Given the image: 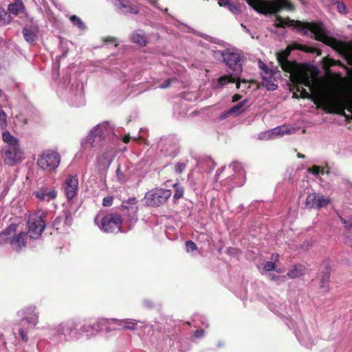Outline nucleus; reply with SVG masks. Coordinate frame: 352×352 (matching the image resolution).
Wrapping results in <instances>:
<instances>
[{
    "mask_svg": "<svg viewBox=\"0 0 352 352\" xmlns=\"http://www.w3.org/2000/svg\"><path fill=\"white\" fill-rule=\"evenodd\" d=\"M258 66L260 69H261L265 72V74H270V76L272 74V72L268 69L265 64L263 63L261 60L258 61Z\"/></svg>",
    "mask_w": 352,
    "mask_h": 352,
    "instance_id": "obj_43",
    "label": "nucleus"
},
{
    "mask_svg": "<svg viewBox=\"0 0 352 352\" xmlns=\"http://www.w3.org/2000/svg\"><path fill=\"white\" fill-rule=\"evenodd\" d=\"M128 203L130 204H135L137 203V200L135 198H131L129 199Z\"/></svg>",
    "mask_w": 352,
    "mask_h": 352,
    "instance_id": "obj_55",
    "label": "nucleus"
},
{
    "mask_svg": "<svg viewBox=\"0 0 352 352\" xmlns=\"http://www.w3.org/2000/svg\"><path fill=\"white\" fill-rule=\"evenodd\" d=\"M347 63L349 65L352 66V54H350L347 58Z\"/></svg>",
    "mask_w": 352,
    "mask_h": 352,
    "instance_id": "obj_56",
    "label": "nucleus"
},
{
    "mask_svg": "<svg viewBox=\"0 0 352 352\" xmlns=\"http://www.w3.org/2000/svg\"><path fill=\"white\" fill-rule=\"evenodd\" d=\"M324 109L327 113L340 115L348 120L349 116L345 113V109H347L351 113L352 119V95L338 96L327 100Z\"/></svg>",
    "mask_w": 352,
    "mask_h": 352,
    "instance_id": "obj_6",
    "label": "nucleus"
},
{
    "mask_svg": "<svg viewBox=\"0 0 352 352\" xmlns=\"http://www.w3.org/2000/svg\"><path fill=\"white\" fill-rule=\"evenodd\" d=\"M280 256L278 254H272L271 256V259L274 261L273 263L276 264V262L279 261Z\"/></svg>",
    "mask_w": 352,
    "mask_h": 352,
    "instance_id": "obj_49",
    "label": "nucleus"
},
{
    "mask_svg": "<svg viewBox=\"0 0 352 352\" xmlns=\"http://www.w3.org/2000/svg\"><path fill=\"white\" fill-rule=\"evenodd\" d=\"M204 329H198L194 333V337L197 338H201L204 335Z\"/></svg>",
    "mask_w": 352,
    "mask_h": 352,
    "instance_id": "obj_46",
    "label": "nucleus"
},
{
    "mask_svg": "<svg viewBox=\"0 0 352 352\" xmlns=\"http://www.w3.org/2000/svg\"><path fill=\"white\" fill-rule=\"evenodd\" d=\"M270 277L271 280H277V279H278L280 278V276H276V275L273 274H270Z\"/></svg>",
    "mask_w": 352,
    "mask_h": 352,
    "instance_id": "obj_57",
    "label": "nucleus"
},
{
    "mask_svg": "<svg viewBox=\"0 0 352 352\" xmlns=\"http://www.w3.org/2000/svg\"><path fill=\"white\" fill-rule=\"evenodd\" d=\"M131 41L140 46H145L147 44V40L143 33L134 32L131 36Z\"/></svg>",
    "mask_w": 352,
    "mask_h": 352,
    "instance_id": "obj_28",
    "label": "nucleus"
},
{
    "mask_svg": "<svg viewBox=\"0 0 352 352\" xmlns=\"http://www.w3.org/2000/svg\"><path fill=\"white\" fill-rule=\"evenodd\" d=\"M294 50H299L305 52L317 54L318 55L320 54V50L316 47H308L300 43H293L288 45L285 50L277 53L278 63L284 72H289L294 69V66H298V65H299V63L295 60L290 61L288 60V56Z\"/></svg>",
    "mask_w": 352,
    "mask_h": 352,
    "instance_id": "obj_5",
    "label": "nucleus"
},
{
    "mask_svg": "<svg viewBox=\"0 0 352 352\" xmlns=\"http://www.w3.org/2000/svg\"><path fill=\"white\" fill-rule=\"evenodd\" d=\"M116 174H117V177H118V179L119 180H122V179H123V173H122V172L121 170V168H120V165L117 168Z\"/></svg>",
    "mask_w": 352,
    "mask_h": 352,
    "instance_id": "obj_47",
    "label": "nucleus"
},
{
    "mask_svg": "<svg viewBox=\"0 0 352 352\" xmlns=\"http://www.w3.org/2000/svg\"><path fill=\"white\" fill-rule=\"evenodd\" d=\"M65 194L68 200L76 197L78 190V178L76 175L68 176L63 185Z\"/></svg>",
    "mask_w": 352,
    "mask_h": 352,
    "instance_id": "obj_15",
    "label": "nucleus"
},
{
    "mask_svg": "<svg viewBox=\"0 0 352 352\" xmlns=\"http://www.w3.org/2000/svg\"><path fill=\"white\" fill-rule=\"evenodd\" d=\"M340 217V219L341 221V222L343 223L344 226L346 225V219H344V218H342V217Z\"/></svg>",
    "mask_w": 352,
    "mask_h": 352,
    "instance_id": "obj_58",
    "label": "nucleus"
},
{
    "mask_svg": "<svg viewBox=\"0 0 352 352\" xmlns=\"http://www.w3.org/2000/svg\"><path fill=\"white\" fill-rule=\"evenodd\" d=\"M0 120L1 121V128H4L7 125V116L4 111L1 109H0Z\"/></svg>",
    "mask_w": 352,
    "mask_h": 352,
    "instance_id": "obj_39",
    "label": "nucleus"
},
{
    "mask_svg": "<svg viewBox=\"0 0 352 352\" xmlns=\"http://www.w3.org/2000/svg\"><path fill=\"white\" fill-rule=\"evenodd\" d=\"M219 6L227 8L230 12L234 14L241 12L239 4L233 3L230 0H219Z\"/></svg>",
    "mask_w": 352,
    "mask_h": 352,
    "instance_id": "obj_26",
    "label": "nucleus"
},
{
    "mask_svg": "<svg viewBox=\"0 0 352 352\" xmlns=\"http://www.w3.org/2000/svg\"><path fill=\"white\" fill-rule=\"evenodd\" d=\"M112 322L117 324L118 327L115 328L114 330L118 331H125V330H131L134 331L137 329L138 321H135L132 319H124L119 320L113 318L111 320Z\"/></svg>",
    "mask_w": 352,
    "mask_h": 352,
    "instance_id": "obj_20",
    "label": "nucleus"
},
{
    "mask_svg": "<svg viewBox=\"0 0 352 352\" xmlns=\"http://www.w3.org/2000/svg\"><path fill=\"white\" fill-rule=\"evenodd\" d=\"M173 186V188H175V193L173 195V199L175 200H179L184 196V188L179 183L174 184Z\"/></svg>",
    "mask_w": 352,
    "mask_h": 352,
    "instance_id": "obj_31",
    "label": "nucleus"
},
{
    "mask_svg": "<svg viewBox=\"0 0 352 352\" xmlns=\"http://www.w3.org/2000/svg\"><path fill=\"white\" fill-rule=\"evenodd\" d=\"M38 32V27H24L22 34L24 39L29 43H35L37 40Z\"/></svg>",
    "mask_w": 352,
    "mask_h": 352,
    "instance_id": "obj_22",
    "label": "nucleus"
},
{
    "mask_svg": "<svg viewBox=\"0 0 352 352\" xmlns=\"http://www.w3.org/2000/svg\"><path fill=\"white\" fill-rule=\"evenodd\" d=\"M60 162L58 153L47 150L38 156L37 164L43 170H54L59 166Z\"/></svg>",
    "mask_w": 352,
    "mask_h": 352,
    "instance_id": "obj_10",
    "label": "nucleus"
},
{
    "mask_svg": "<svg viewBox=\"0 0 352 352\" xmlns=\"http://www.w3.org/2000/svg\"><path fill=\"white\" fill-rule=\"evenodd\" d=\"M175 80V78L166 79L162 85H160L161 89H166L170 86L172 81Z\"/></svg>",
    "mask_w": 352,
    "mask_h": 352,
    "instance_id": "obj_44",
    "label": "nucleus"
},
{
    "mask_svg": "<svg viewBox=\"0 0 352 352\" xmlns=\"http://www.w3.org/2000/svg\"><path fill=\"white\" fill-rule=\"evenodd\" d=\"M108 130L107 124H100L94 127L90 133L89 140L92 143L95 142H100L104 139L105 131Z\"/></svg>",
    "mask_w": 352,
    "mask_h": 352,
    "instance_id": "obj_18",
    "label": "nucleus"
},
{
    "mask_svg": "<svg viewBox=\"0 0 352 352\" xmlns=\"http://www.w3.org/2000/svg\"><path fill=\"white\" fill-rule=\"evenodd\" d=\"M2 140L8 144V146H19V140L14 137L9 131H6L2 133Z\"/></svg>",
    "mask_w": 352,
    "mask_h": 352,
    "instance_id": "obj_27",
    "label": "nucleus"
},
{
    "mask_svg": "<svg viewBox=\"0 0 352 352\" xmlns=\"http://www.w3.org/2000/svg\"><path fill=\"white\" fill-rule=\"evenodd\" d=\"M34 195L41 201H50L56 197L57 191L55 188L43 186L34 192Z\"/></svg>",
    "mask_w": 352,
    "mask_h": 352,
    "instance_id": "obj_17",
    "label": "nucleus"
},
{
    "mask_svg": "<svg viewBox=\"0 0 352 352\" xmlns=\"http://www.w3.org/2000/svg\"><path fill=\"white\" fill-rule=\"evenodd\" d=\"M305 267L301 264H296L292 267L287 273V276L289 278H296L305 273Z\"/></svg>",
    "mask_w": 352,
    "mask_h": 352,
    "instance_id": "obj_25",
    "label": "nucleus"
},
{
    "mask_svg": "<svg viewBox=\"0 0 352 352\" xmlns=\"http://www.w3.org/2000/svg\"><path fill=\"white\" fill-rule=\"evenodd\" d=\"M320 173H321L322 175H323L324 173V168L320 167Z\"/></svg>",
    "mask_w": 352,
    "mask_h": 352,
    "instance_id": "obj_61",
    "label": "nucleus"
},
{
    "mask_svg": "<svg viewBox=\"0 0 352 352\" xmlns=\"http://www.w3.org/2000/svg\"><path fill=\"white\" fill-rule=\"evenodd\" d=\"M265 272H271L276 270V264L272 261H267L263 266Z\"/></svg>",
    "mask_w": 352,
    "mask_h": 352,
    "instance_id": "obj_37",
    "label": "nucleus"
},
{
    "mask_svg": "<svg viewBox=\"0 0 352 352\" xmlns=\"http://www.w3.org/2000/svg\"><path fill=\"white\" fill-rule=\"evenodd\" d=\"M241 98H242V96H241L240 94H234V95L232 96V101L233 102H236L239 101Z\"/></svg>",
    "mask_w": 352,
    "mask_h": 352,
    "instance_id": "obj_50",
    "label": "nucleus"
},
{
    "mask_svg": "<svg viewBox=\"0 0 352 352\" xmlns=\"http://www.w3.org/2000/svg\"><path fill=\"white\" fill-rule=\"evenodd\" d=\"M122 219L119 214L109 213L104 216L101 220L100 228L107 233L121 231Z\"/></svg>",
    "mask_w": 352,
    "mask_h": 352,
    "instance_id": "obj_11",
    "label": "nucleus"
},
{
    "mask_svg": "<svg viewBox=\"0 0 352 352\" xmlns=\"http://www.w3.org/2000/svg\"><path fill=\"white\" fill-rule=\"evenodd\" d=\"M4 162L10 166H14L23 159V152L19 146H6L3 148Z\"/></svg>",
    "mask_w": 352,
    "mask_h": 352,
    "instance_id": "obj_12",
    "label": "nucleus"
},
{
    "mask_svg": "<svg viewBox=\"0 0 352 352\" xmlns=\"http://www.w3.org/2000/svg\"><path fill=\"white\" fill-rule=\"evenodd\" d=\"M29 237L28 232L21 231L16 233V231L10 239V246L13 250L20 252L26 248Z\"/></svg>",
    "mask_w": 352,
    "mask_h": 352,
    "instance_id": "obj_14",
    "label": "nucleus"
},
{
    "mask_svg": "<svg viewBox=\"0 0 352 352\" xmlns=\"http://www.w3.org/2000/svg\"><path fill=\"white\" fill-rule=\"evenodd\" d=\"M70 20L74 23V25L78 26L80 29L83 28L84 24L78 16L76 15H72L70 17Z\"/></svg>",
    "mask_w": 352,
    "mask_h": 352,
    "instance_id": "obj_35",
    "label": "nucleus"
},
{
    "mask_svg": "<svg viewBox=\"0 0 352 352\" xmlns=\"http://www.w3.org/2000/svg\"><path fill=\"white\" fill-rule=\"evenodd\" d=\"M72 218L71 213L69 211H67L65 214V223L66 225L70 226L72 224Z\"/></svg>",
    "mask_w": 352,
    "mask_h": 352,
    "instance_id": "obj_45",
    "label": "nucleus"
},
{
    "mask_svg": "<svg viewBox=\"0 0 352 352\" xmlns=\"http://www.w3.org/2000/svg\"><path fill=\"white\" fill-rule=\"evenodd\" d=\"M331 202V199L324 195H319L316 192L310 193L307 196L305 205L308 208H323Z\"/></svg>",
    "mask_w": 352,
    "mask_h": 352,
    "instance_id": "obj_13",
    "label": "nucleus"
},
{
    "mask_svg": "<svg viewBox=\"0 0 352 352\" xmlns=\"http://www.w3.org/2000/svg\"><path fill=\"white\" fill-rule=\"evenodd\" d=\"M169 189L155 188L146 192L144 199L146 204L151 207H159L165 204L171 197Z\"/></svg>",
    "mask_w": 352,
    "mask_h": 352,
    "instance_id": "obj_8",
    "label": "nucleus"
},
{
    "mask_svg": "<svg viewBox=\"0 0 352 352\" xmlns=\"http://www.w3.org/2000/svg\"><path fill=\"white\" fill-rule=\"evenodd\" d=\"M18 314L23 316V319L18 324L16 331L21 340L27 342L28 341V333L38 324V313L36 311V307L28 306L20 310Z\"/></svg>",
    "mask_w": 352,
    "mask_h": 352,
    "instance_id": "obj_4",
    "label": "nucleus"
},
{
    "mask_svg": "<svg viewBox=\"0 0 352 352\" xmlns=\"http://www.w3.org/2000/svg\"><path fill=\"white\" fill-rule=\"evenodd\" d=\"M297 157H298V158H302V159H304V158L305 157V155L301 154V153H298L297 154Z\"/></svg>",
    "mask_w": 352,
    "mask_h": 352,
    "instance_id": "obj_59",
    "label": "nucleus"
},
{
    "mask_svg": "<svg viewBox=\"0 0 352 352\" xmlns=\"http://www.w3.org/2000/svg\"><path fill=\"white\" fill-rule=\"evenodd\" d=\"M8 16V18L10 17L9 14L4 10L3 8L0 7V25H6L10 22V20H6L3 16Z\"/></svg>",
    "mask_w": 352,
    "mask_h": 352,
    "instance_id": "obj_34",
    "label": "nucleus"
},
{
    "mask_svg": "<svg viewBox=\"0 0 352 352\" xmlns=\"http://www.w3.org/2000/svg\"><path fill=\"white\" fill-rule=\"evenodd\" d=\"M23 8L24 6L22 3H11L8 6V10L10 12L15 15H17Z\"/></svg>",
    "mask_w": 352,
    "mask_h": 352,
    "instance_id": "obj_32",
    "label": "nucleus"
},
{
    "mask_svg": "<svg viewBox=\"0 0 352 352\" xmlns=\"http://www.w3.org/2000/svg\"><path fill=\"white\" fill-rule=\"evenodd\" d=\"M286 72L290 74L289 80L292 82L293 86H311V78L309 72L302 65L299 64L298 66H294V69Z\"/></svg>",
    "mask_w": 352,
    "mask_h": 352,
    "instance_id": "obj_9",
    "label": "nucleus"
},
{
    "mask_svg": "<svg viewBox=\"0 0 352 352\" xmlns=\"http://www.w3.org/2000/svg\"><path fill=\"white\" fill-rule=\"evenodd\" d=\"M294 88L296 89V92H300V97L303 99H309L311 97V95L305 89L300 86H294Z\"/></svg>",
    "mask_w": 352,
    "mask_h": 352,
    "instance_id": "obj_33",
    "label": "nucleus"
},
{
    "mask_svg": "<svg viewBox=\"0 0 352 352\" xmlns=\"http://www.w3.org/2000/svg\"><path fill=\"white\" fill-rule=\"evenodd\" d=\"M106 322L105 320H100L98 321H96L93 324L91 322H85L81 327V331L85 333H91L93 331H99L101 329L100 325L103 324Z\"/></svg>",
    "mask_w": 352,
    "mask_h": 352,
    "instance_id": "obj_23",
    "label": "nucleus"
},
{
    "mask_svg": "<svg viewBox=\"0 0 352 352\" xmlns=\"http://www.w3.org/2000/svg\"><path fill=\"white\" fill-rule=\"evenodd\" d=\"M305 28L314 34L316 41L322 42L340 52L346 50V43L334 37L329 36L326 34L322 23L307 22L305 25Z\"/></svg>",
    "mask_w": 352,
    "mask_h": 352,
    "instance_id": "obj_3",
    "label": "nucleus"
},
{
    "mask_svg": "<svg viewBox=\"0 0 352 352\" xmlns=\"http://www.w3.org/2000/svg\"><path fill=\"white\" fill-rule=\"evenodd\" d=\"M186 164L184 163H182V162H178L175 164V170L177 173H179V174H181L184 170L186 168Z\"/></svg>",
    "mask_w": 352,
    "mask_h": 352,
    "instance_id": "obj_40",
    "label": "nucleus"
},
{
    "mask_svg": "<svg viewBox=\"0 0 352 352\" xmlns=\"http://www.w3.org/2000/svg\"><path fill=\"white\" fill-rule=\"evenodd\" d=\"M47 213L42 210L30 214L28 221V228L30 238L38 239L46 227Z\"/></svg>",
    "mask_w": 352,
    "mask_h": 352,
    "instance_id": "obj_7",
    "label": "nucleus"
},
{
    "mask_svg": "<svg viewBox=\"0 0 352 352\" xmlns=\"http://www.w3.org/2000/svg\"><path fill=\"white\" fill-rule=\"evenodd\" d=\"M63 221V218L61 217H57L53 221L52 226L55 228L57 230L60 229L59 226Z\"/></svg>",
    "mask_w": 352,
    "mask_h": 352,
    "instance_id": "obj_42",
    "label": "nucleus"
},
{
    "mask_svg": "<svg viewBox=\"0 0 352 352\" xmlns=\"http://www.w3.org/2000/svg\"><path fill=\"white\" fill-rule=\"evenodd\" d=\"M186 248L187 252H192L197 249V246L193 241L189 240L186 242Z\"/></svg>",
    "mask_w": 352,
    "mask_h": 352,
    "instance_id": "obj_36",
    "label": "nucleus"
},
{
    "mask_svg": "<svg viewBox=\"0 0 352 352\" xmlns=\"http://www.w3.org/2000/svg\"><path fill=\"white\" fill-rule=\"evenodd\" d=\"M294 98H300V96L298 95V94L296 92H294L293 94V96H292Z\"/></svg>",
    "mask_w": 352,
    "mask_h": 352,
    "instance_id": "obj_60",
    "label": "nucleus"
},
{
    "mask_svg": "<svg viewBox=\"0 0 352 352\" xmlns=\"http://www.w3.org/2000/svg\"><path fill=\"white\" fill-rule=\"evenodd\" d=\"M275 271H276L278 273H282L283 272V271L280 269H276V268Z\"/></svg>",
    "mask_w": 352,
    "mask_h": 352,
    "instance_id": "obj_62",
    "label": "nucleus"
},
{
    "mask_svg": "<svg viewBox=\"0 0 352 352\" xmlns=\"http://www.w3.org/2000/svg\"><path fill=\"white\" fill-rule=\"evenodd\" d=\"M338 9L340 13H344L345 12V9H346V6H345L344 3H339L338 4Z\"/></svg>",
    "mask_w": 352,
    "mask_h": 352,
    "instance_id": "obj_48",
    "label": "nucleus"
},
{
    "mask_svg": "<svg viewBox=\"0 0 352 352\" xmlns=\"http://www.w3.org/2000/svg\"><path fill=\"white\" fill-rule=\"evenodd\" d=\"M17 226L16 224L12 223L0 233V245L8 243L10 244V239L15 234Z\"/></svg>",
    "mask_w": 352,
    "mask_h": 352,
    "instance_id": "obj_21",
    "label": "nucleus"
},
{
    "mask_svg": "<svg viewBox=\"0 0 352 352\" xmlns=\"http://www.w3.org/2000/svg\"><path fill=\"white\" fill-rule=\"evenodd\" d=\"M257 12L263 14H275L280 10L294 11L295 7L289 0H245Z\"/></svg>",
    "mask_w": 352,
    "mask_h": 352,
    "instance_id": "obj_2",
    "label": "nucleus"
},
{
    "mask_svg": "<svg viewBox=\"0 0 352 352\" xmlns=\"http://www.w3.org/2000/svg\"><path fill=\"white\" fill-rule=\"evenodd\" d=\"M114 6L124 14H137L138 10L129 0H113Z\"/></svg>",
    "mask_w": 352,
    "mask_h": 352,
    "instance_id": "obj_19",
    "label": "nucleus"
},
{
    "mask_svg": "<svg viewBox=\"0 0 352 352\" xmlns=\"http://www.w3.org/2000/svg\"><path fill=\"white\" fill-rule=\"evenodd\" d=\"M104 41L106 43H113L116 41V38L113 37H107L104 39Z\"/></svg>",
    "mask_w": 352,
    "mask_h": 352,
    "instance_id": "obj_52",
    "label": "nucleus"
},
{
    "mask_svg": "<svg viewBox=\"0 0 352 352\" xmlns=\"http://www.w3.org/2000/svg\"><path fill=\"white\" fill-rule=\"evenodd\" d=\"M130 140H131V137L129 136V135H125V136L123 138L122 141H123L124 143L127 144V143H129V142H130Z\"/></svg>",
    "mask_w": 352,
    "mask_h": 352,
    "instance_id": "obj_54",
    "label": "nucleus"
},
{
    "mask_svg": "<svg viewBox=\"0 0 352 352\" xmlns=\"http://www.w3.org/2000/svg\"><path fill=\"white\" fill-rule=\"evenodd\" d=\"M330 281V268L325 266L320 276V287L324 289L325 292H329V283Z\"/></svg>",
    "mask_w": 352,
    "mask_h": 352,
    "instance_id": "obj_24",
    "label": "nucleus"
},
{
    "mask_svg": "<svg viewBox=\"0 0 352 352\" xmlns=\"http://www.w3.org/2000/svg\"><path fill=\"white\" fill-rule=\"evenodd\" d=\"M345 229L349 230L352 228V219L346 221V225L344 226Z\"/></svg>",
    "mask_w": 352,
    "mask_h": 352,
    "instance_id": "obj_51",
    "label": "nucleus"
},
{
    "mask_svg": "<svg viewBox=\"0 0 352 352\" xmlns=\"http://www.w3.org/2000/svg\"><path fill=\"white\" fill-rule=\"evenodd\" d=\"M218 1V3L219 2V0H217Z\"/></svg>",
    "mask_w": 352,
    "mask_h": 352,
    "instance_id": "obj_63",
    "label": "nucleus"
},
{
    "mask_svg": "<svg viewBox=\"0 0 352 352\" xmlns=\"http://www.w3.org/2000/svg\"><path fill=\"white\" fill-rule=\"evenodd\" d=\"M248 102V100H243L239 103L236 104L233 107L230 108L228 110V113H232V114H234L235 116H239L243 112L245 111L244 108L245 104Z\"/></svg>",
    "mask_w": 352,
    "mask_h": 352,
    "instance_id": "obj_29",
    "label": "nucleus"
},
{
    "mask_svg": "<svg viewBox=\"0 0 352 352\" xmlns=\"http://www.w3.org/2000/svg\"><path fill=\"white\" fill-rule=\"evenodd\" d=\"M308 172L311 173L314 175H318L320 172V166L317 165H314L311 168L307 169Z\"/></svg>",
    "mask_w": 352,
    "mask_h": 352,
    "instance_id": "obj_41",
    "label": "nucleus"
},
{
    "mask_svg": "<svg viewBox=\"0 0 352 352\" xmlns=\"http://www.w3.org/2000/svg\"><path fill=\"white\" fill-rule=\"evenodd\" d=\"M230 114H232V113H228V110L226 112H223V113H221V115L220 116V118L221 120H223V119L226 118L228 116V115H230Z\"/></svg>",
    "mask_w": 352,
    "mask_h": 352,
    "instance_id": "obj_53",
    "label": "nucleus"
},
{
    "mask_svg": "<svg viewBox=\"0 0 352 352\" xmlns=\"http://www.w3.org/2000/svg\"><path fill=\"white\" fill-rule=\"evenodd\" d=\"M276 20L277 23L276 27L277 28H285L286 26H294L298 31H303V34H307V31L305 28V25L307 22H302L300 21H295L293 19H284L280 15L276 16Z\"/></svg>",
    "mask_w": 352,
    "mask_h": 352,
    "instance_id": "obj_16",
    "label": "nucleus"
},
{
    "mask_svg": "<svg viewBox=\"0 0 352 352\" xmlns=\"http://www.w3.org/2000/svg\"><path fill=\"white\" fill-rule=\"evenodd\" d=\"M113 201V196H107L103 198L102 205L105 207H109V206H112Z\"/></svg>",
    "mask_w": 352,
    "mask_h": 352,
    "instance_id": "obj_38",
    "label": "nucleus"
},
{
    "mask_svg": "<svg viewBox=\"0 0 352 352\" xmlns=\"http://www.w3.org/2000/svg\"><path fill=\"white\" fill-rule=\"evenodd\" d=\"M112 162V159L107 153L102 154L98 159V163L103 168H108Z\"/></svg>",
    "mask_w": 352,
    "mask_h": 352,
    "instance_id": "obj_30",
    "label": "nucleus"
},
{
    "mask_svg": "<svg viewBox=\"0 0 352 352\" xmlns=\"http://www.w3.org/2000/svg\"><path fill=\"white\" fill-rule=\"evenodd\" d=\"M222 57L223 62L232 71V73L223 75L219 78V84L221 86H224L230 82H236V88L240 89L241 82L248 84L252 82L239 78L242 73L243 67L241 63V58L238 52L227 50L222 53Z\"/></svg>",
    "mask_w": 352,
    "mask_h": 352,
    "instance_id": "obj_1",
    "label": "nucleus"
}]
</instances>
